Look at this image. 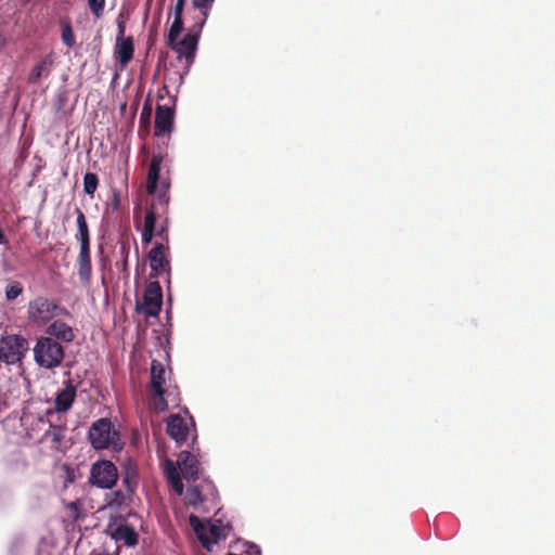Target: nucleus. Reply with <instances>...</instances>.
Here are the masks:
<instances>
[{"instance_id": "obj_1", "label": "nucleus", "mask_w": 555, "mask_h": 555, "mask_svg": "<svg viewBox=\"0 0 555 555\" xmlns=\"http://www.w3.org/2000/svg\"><path fill=\"white\" fill-rule=\"evenodd\" d=\"M60 317H70V312L55 299L38 296L28 304L27 318L34 325L44 326Z\"/></svg>"}, {"instance_id": "obj_2", "label": "nucleus", "mask_w": 555, "mask_h": 555, "mask_svg": "<svg viewBox=\"0 0 555 555\" xmlns=\"http://www.w3.org/2000/svg\"><path fill=\"white\" fill-rule=\"evenodd\" d=\"M87 438L94 450L112 448L115 451H120L124 447L119 430L106 417L99 418L91 424Z\"/></svg>"}, {"instance_id": "obj_3", "label": "nucleus", "mask_w": 555, "mask_h": 555, "mask_svg": "<svg viewBox=\"0 0 555 555\" xmlns=\"http://www.w3.org/2000/svg\"><path fill=\"white\" fill-rule=\"evenodd\" d=\"M37 444L40 446L43 454H65L70 447L69 439H67L66 420L57 416Z\"/></svg>"}, {"instance_id": "obj_4", "label": "nucleus", "mask_w": 555, "mask_h": 555, "mask_svg": "<svg viewBox=\"0 0 555 555\" xmlns=\"http://www.w3.org/2000/svg\"><path fill=\"white\" fill-rule=\"evenodd\" d=\"M150 371V405L155 412H164L168 409V402L165 398L168 392L165 387L167 380L166 367L160 361L153 359Z\"/></svg>"}, {"instance_id": "obj_5", "label": "nucleus", "mask_w": 555, "mask_h": 555, "mask_svg": "<svg viewBox=\"0 0 555 555\" xmlns=\"http://www.w3.org/2000/svg\"><path fill=\"white\" fill-rule=\"evenodd\" d=\"M64 356L63 346L52 337L41 336L37 339L34 358L39 366L55 369L62 364Z\"/></svg>"}, {"instance_id": "obj_6", "label": "nucleus", "mask_w": 555, "mask_h": 555, "mask_svg": "<svg viewBox=\"0 0 555 555\" xmlns=\"http://www.w3.org/2000/svg\"><path fill=\"white\" fill-rule=\"evenodd\" d=\"M203 27L204 26L194 23L190 27L189 33L181 40H178L181 33H178L171 39L170 30L168 31L167 46L178 54L179 59H184L188 66L194 62Z\"/></svg>"}, {"instance_id": "obj_7", "label": "nucleus", "mask_w": 555, "mask_h": 555, "mask_svg": "<svg viewBox=\"0 0 555 555\" xmlns=\"http://www.w3.org/2000/svg\"><path fill=\"white\" fill-rule=\"evenodd\" d=\"M162 163V155L152 156L147 170L146 191L150 195L157 193V196L153 202L159 205L160 209L165 211L169 203L168 190L170 184L167 180H162L160 188L158 190Z\"/></svg>"}, {"instance_id": "obj_8", "label": "nucleus", "mask_w": 555, "mask_h": 555, "mask_svg": "<svg viewBox=\"0 0 555 555\" xmlns=\"http://www.w3.org/2000/svg\"><path fill=\"white\" fill-rule=\"evenodd\" d=\"M189 524L196 533L202 545L207 551H211L214 544H217L219 543V541L224 540L228 535L227 528L222 525L220 520L207 527L205 524L202 522V520L196 515L191 514L189 516Z\"/></svg>"}, {"instance_id": "obj_9", "label": "nucleus", "mask_w": 555, "mask_h": 555, "mask_svg": "<svg viewBox=\"0 0 555 555\" xmlns=\"http://www.w3.org/2000/svg\"><path fill=\"white\" fill-rule=\"evenodd\" d=\"M118 480V470L115 464L107 460L96 461L90 469L89 481L101 489H112Z\"/></svg>"}, {"instance_id": "obj_10", "label": "nucleus", "mask_w": 555, "mask_h": 555, "mask_svg": "<svg viewBox=\"0 0 555 555\" xmlns=\"http://www.w3.org/2000/svg\"><path fill=\"white\" fill-rule=\"evenodd\" d=\"M27 340L20 335H8L0 339V361L7 364L18 362L27 349Z\"/></svg>"}, {"instance_id": "obj_11", "label": "nucleus", "mask_w": 555, "mask_h": 555, "mask_svg": "<svg viewBox=\"0 0 555 555\" xmlns=\"http://www.w3.org/2000/svg\"><path fill=\"white\" fill-rule=\"evenodd\" d=\"M23 422L27 438L38 443L48 428H51L54 416L52 411L46 410L36 415H27Z\"/></svg>"}, {"instance_id": "obj_12", "label": "nucleus", "mask_w": 555, "mask_h": 555, "mask_svg": "<svg viewBox=\"0 0 555 555\" xmlns=\"http://www.w3.org/2000/svg\"><path fill=\"white\" fill-rule=\"evenodd\" d=\"M163 305V291L157 281L150 282L143 293L142 304H137V310L147 317H157Z\"/></svg>"}, {"instance_id": "obj_13", "label": "nucleus", "mask_w": 555, "mask_h": 555, "mask_svg": "<svg viewBox=\"0 0 555 555\" xmlns=\"http://www.w3.org/2000/svg\"><path fill=\"white\" fill-rule=\"evenodd\" d=\"M169 245L164 243H155L150 250L147 258L152 270L151 276H160L170 274Z\"/></svg>"}, {"instance_id": "obj_14", "label": "nucleus", "mask_w": 555, "mask_h": 555, "mask_svg": "<svg viewBox=\"0 0 555 555\" xmlns=\"http://www.w3.org/2000/svg\"><path fill=\"white\" fill-rule=\"evenodd\" d=\"M175 118V99L169 98L168 103H158L155 112V131L156 137L170 133L173 128Z\"/></svg>"}, {"instance_id": "obj_15", "label": "nucleus", "mask_w": 555, "mask_h": 555, "mask_svg": "<svg viewBox=\"0 0 555 555\" xmlns=\"http://www.w3.org/2000/svg\"><path fill=\"white\" fill-rule=\"evenodd\" d=\"M77 396V388L72 380H67L62 389H60L54 398V406L47 409L52 411V415L55 417L61 416L60 414L69 411L75 402Z\"/></svg>"}, {"instance_id": "obj_16", "label": "nucleus", "mask_w": 555, "mask_h": 555, "mask_svg": "<svg viewBox=\"0 0 555 555\" xmlns=\"http://www.w3.org/2000/svg\"><path fill=\"white\" fill-rule=\"evenodd\" d=\"M107 530L116 542H122L129 547H134L139 542V534L134 528L124 520L111 524Z\"/></svg>"}, {"instance_id": "obj_17", "label": "nucleus", "mask_w": 555, "mask_h": 555, "mask_svg": "<svg viewBox=\"0 0 555 555\" xmlns=\"http://www.w3.org/2000/svg\"><path fill=\"white\" fill-rule=\"evenodd\" d=\"M47 337H52L59 343H72L74 341L76 334L75 330L65 323L63 320L56 319L50 322L46 328Z\"/></svg>"}, {"instance_id": "obj_18", "label": "nucleus", "mask_w": 555, "mask_h": 555, "mask_svg": "<svg viewBox=\"0 0 555 555\" xmlns=\"http://www.w3.org/2000/svg\"><path fill=\"white\" fill-rule=\"evenodd\" d=\"M182 477L188 481H196L199 478L198 460L189 451H182L177 462Z\"/></svg>"}, {"instance_id": "obj_19", "label": "nucleus", "mask_w": 555, "mask_h": 555, "mask_svg": "<svg viewBox=\"0 0 555 555\" xmlns=\"http://www.w3.org/2000/svg\"><path fill=\"white\" fill-rule=\"evenodd\" d=\"M167 434L177 443H183L189 436V426L179 414H172L167 420Z\"/></svg>"}, {"instance_id": "obj_20", "label": "nucleus", "mask_w": 555, "mask_h": 555, "mask_svg": "<svg viewBox=\"0 0 555 555\" xmlns=\"http://www.w3.org/2000/svg\"><path fill=\"white\" fill-rule=\"evenodd\" d=\"M159 205L152 202L150 208H147L144 217V227L142 231V243L149 244L155 236L156 220L159 217Z\"/></svg>"}, {"instance_id": "obj_21", "label": "nucleus", "mask_w": 555, "mask_h": 555, "mask_svg": "<svg viewBox=\"0 0 555 555\" xmlns=\"http://www.w3.org/2000/svg\"><path fill=\"white\" fill-rule=\"evenodd\" d=\"M205 485L203 486H192L189 487L184 493V502L186 505L198 507L206 499L205 495L202 492V488H206L207 490H210V492H215L216 488L214 483L209 480L203 481Z\"/></svg>"}, {"instance_id": "obj_22", "label": "nucleus", "mask_w": 555, "mask_h": 555, "mask_svg": "<svg viewBox=\"0 0 555 555\" xmlns=\"http://www.w3.org/2000/svg\"><path fill=\"white\" fill-rule=\"evenodd\" d=\"M134 53V46L132 37L126 39H116L115 57L121 67H126L132 60Z\"/></svg>"}, {"instance_id": "obj_23", "label": "nucleus", "mask_w": 555, "mask_h": 555, "mask_svg": "<svg viewBox=\"0 0 555 555\" xmlns=\"http://www.w3.org/2000/svg\"><path fill=\"white\" fill-rule=\"evenodd\" d=\"M91 254L90 246H80L78 256V275L85 285H88L91 280Z\"/></svg>"}, {"instance_id": "obj_24", "label": "nucleus", "mask_w": 555, "mask_h": 555, "mask_svg": "<svg viewBox=\"0 0 555 555\" xmlns=\"http://www.w3.org/2000/svg\"><path fill=\"white\" fill-rule=\"evenodd\" d=\"M52 63L53 60L50 56H46L41 60L29 73L28 81L30 83H37L42 77H48L50 75Z\"/></svg>"}, {"instance_id": "obj_25", "label": "nucleus", "mask_w": 555, "mask_h": 555, "mask_svg": "<svg viewBox=\"0 0 555 555\" xmlns=\"http://www.w3.org/2000/svg\"><path fill=\"white\" fill-rule=\"evenodd\" d=\"M214 2L215 0H192V7L197 11L196 15L194 16V23L202 26L205 25Z\"/></svg>"}, {"instance_id": "obj_26", "label": "nucleus", "mask_w": 555, "mask_h": 555, "mask_svg": "<svg viewBox=\"0 0 555 555\" xmlns=\"http://www.w3.org/2000/svg\"><path fill=\"white\" fill-rule=\"evenodd\" d=\"M186 0H177L173 8V22L170 26L171 39L183 29V11Z\"/></svg>"}, {"instance_id": "obj_27", "label": "nucleus", "mask_w": 555, "mask_h": 555, "mask_svg": "<svg viewBox=\"0 0 555 555\" xmlns=\"http://www.w3.org/2000/svg\"><path fill=\"white\" fill-rule=\"evenodd\" d=\"M77 215V238L80 241V246H90V233L85 214L80 208H76Z\"/></svg>"}, {"instance_id": "obj_28", "label": "nucleus", "mask_w": 555, "mask_h": 555, "mask_svg": "<svg viewBox=\"0 0 555 555\" xmlns=\"http://www.w3.org/2000/svg\"><path fill=\"white\" fill-rule=\"evenodd\" d=\"M99 185V178L93 172H87L83 177V191L86 194L93 196Z\"/></svg>"}, {"instance_id": "obj_29", "label": "nucleus", "mask_w": 555, "mask_h": 555, "mask_svg": "<svg viewBox=\"0 0 555 555\" xmlns=\"http://www.w3.org/2000/svg\"><path fill=\"white\" fill-rule=\"evenodd\" d=\"M24 287L20 282H12L5 287V298L9 301L16 299L23 294Z\"/></svg>"}, {"instance_id": "obj_30", "label": "nucleus", "mask_w": 555, "mask_h": 555, "mask_svg": "<svg viewBox=\"0 0 555 555\" xmlns=\"http://www.w3.org/2000/svg\"><path fill=\"white\" fill-rule=\"evenodd\" d=\"M62 41L68 48H73L75 46V36L69 24H64L62 26Z\"/></svg>"}, {"instance_id": "obj_31", "label": "nucleus", "mask_w": 555, "mask_h": 555, "mask_svg": "<svg viewBox=\"0 0 555 555\" xmlns=\"http://www.w3.org/2000/svg\"><path fill=\"white\" fill-rule=\"evenodd\" d=\"M88 5L91 10V12L96 16L100 17L103 14L105 0H88Z\"/></svg>"}, {"instance_id": "obj_32", "label": "nucleus", "mask_w": 555, "mask_h": 555, "mask_svg": "<svg viewBox=\"0 0 555 555\" xmlns=\"http://www.w3.org/2000/svg\"><path fill=\"white\" fill-rule=\"evenodd\" d=\"M151 114H152V104H151L150 100L147 99L144 102V105H143V108H142V112L140 115V124L146 125L150 121Z\"/></svg>"}, {"instance_id": "obj_33", "label": "nucleus", "mask_w": 555, "mask_h": 555, "mask_svg": "<svg viewBox=\"0 0 555 555\" xmlns=\"http://www.w3.org/2000/svg\"><path fill=\"white\" fill-rule=\"evenodd\" d=\"M178 474H180V473L176 466V463L173 461L167 459L165 462V475H166L167 479H171L172 477H175Z\"/></svg>"}, {"instance_id": "obj_34", "label": "nucleus", "mask_w": 555, "mask_h": 555, "mask_svg": "<svg viewBox=\"0 0 555 555\" xmlns=\"http://www.w3.org/2000/svg\"><path fill=\"white\" fill-rule=\"evenodd\" d=\"M155 235L163 240L162 243L168 245V228L166 222L162 224L158 230H155Z\"/></svg>"}, {"instance_id": "obj_35", "label": "nucleus", "mask_w": 555, "mask_h": 555, "mask_svg": "<svg viewBox=\"0 0 555 555\" xmlns=\"http://www.w3.org/2000/svg\"><path fill=\"white\" fill-rule=\"evenodd\" d=\"M122 483L127 487L128 493L132 494L135 487V481L132 476H130L129 473L126 474V476L122 478Z\"/></svg>"}, {"instance_id": "obj_36", "label": "nucleus", "mask_w": 555, "mask_h": 555, "mask_svg": "<svg viewBox=\"0 0 555 555\" xmlns=\"http://www.w3.org/2000/svg\"><path fill=\"white\" fill-rule=\"evenodd\" d=\"M113 500L111 501V504L120 506L126 502V494L121 492L120 490H117L113 493Z\"/></svg>"}, {"instance_id": "obj_37", "label": "nucleus", "mask_w": 555, "mask_h": 555, "mask_svg": "<svg viewBox=\"0 0 555 555\" xmlns=\"http://www.w3.org/2000/svg\"><path fill=\"white\" fill-rule=\"evenodd\" d=\"M111 206L114 210H118L120 206V193L118 190H113Z\"/></svg>"}, {"instance_id": "obj_38", "label": "nucleus", "mask_w": 555, "mask_h": 555, "mask_svg": "<svg viewBox=\"0 0 555 555\" xmlns=\"http://www.w3.org/2000/svg\"><path fill=\"white\" fill-rule=\"evenodd\" d=\"M118 31H117V38L116 39H126L125 37V31H126V24L124 21L119 20L118 21Z\"/></svg>"}, {"instance_id": "obj_39", "label": "nucleus", "mask_w": 555, "mask_h": 555, "mask_svg": "<svg viewBox=\"0 0 555 555\" xmlns=\"http://www.w3.org/2000/svg\"><path fill=\"white\" fill-rule=\"evenodd\" d=\"M165 98H167V100L170 98L169 96V90L166 86H163L159 90H158V100L159 101H163Z\"/></svg>"}, {"instance_id": "obj_40", "label": "nucleus", "mask_w": 555, "mask_h": 555, "mask_svg": "<svg viewBox=\"0 0 555 555\" xmlns=\"http://www.w3.org/2000/svg\"><path fill=\"white\" fill-rule=\"evenodd\" d=\"M175 490V492L178 494V495H182L184 493V486H183V482L182 480L179 481L178 483H176V486H171Z\"/></svg>"}, {"instance_id": "obj_41", "label": "nucleus", "mask_w": 555, "mask_h": 555, "mask_svg": "<svg viewBox=\"0 0 555 555\" xmlns=\"http://www.w3.org/2000/svg\"><path fill=\"white\" fill-rule=\"evenodd\" d=\"M181 475H182V474L180 473V474L176 475L175 477H172L171 479H167V480H168V482H169L171 486H176V483H178L179 481H181V480H182Z\"/></svg>"}, {"instance_id": "obj_42", "label": "nucleus", "mask_w": 555, "mask_h": 555, "mask_svg": "<svg viewBox=\"0 0 555 555\" xmlns=\"http://www.w3.org/2000/svg\"><path fill=\"white\" fill-rule=\"evenodd\" d=\"M260 548L257 545H251L249 550V555H260Z\"/></svg>"}, {"instance_id": "obj_43", "label": "nucleus", "mask_w": 555, "mask_h": 555, "mask_svg": "<svg viewBox=\"0 0 555 555\" xmlns=\"http://www.w3.org/2000/svg\"><path fill=\"white\" fill-rule=\"evenodd\" d=\"M4 243H7V240H5V236L2 232V230L0 229V244H4Z\"/></svg>"}, {"instance_id": "obj_44", "label": "nucleus", "mask_w": 555, "mask_h": 555, "mask_svg": "<svg viewBox=\"0 0 555 555\" xmlns=\"http://www.w3.org/2000/svg\"><path fill=\"white\" fill-rule=\"evenodd\" d=\"M2 43H3V40H2V38L0 37V47L2 46Z\"/></svg>"}]
</instances>
